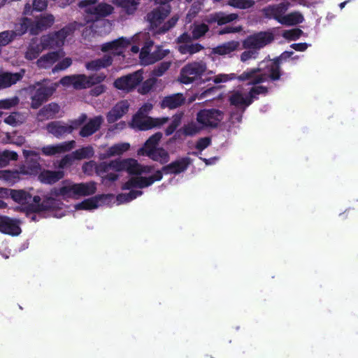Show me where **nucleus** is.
I'll list each match as a JSON object with an SVG mask.
<instances>
[{
    "mask_svg": "<svg viewBox=\"0 0 358 358\" xmlns=\"http://www.w3.org/2000/svg\"><path fill=\"white\" fill-rule=\"evenodd\" d=\"M73 31L71 27H66L60 31L52 35L44 36L41 39L40 44L38 41H33L25 52V57L31 60L37 57L41 52L47 48H55L62 46L66 38Z\"/></svg>",
    "mask_w": 358,
    "mask_h": 358,
    "instance_id": "6",
    "label": "nucleus"
},
{
    "mask_svg": "<svg viewBox=\"0 0 358 358\" xmlns=\"http://www.w3.org/2000/svg\"><path fill=\"white\" fill-rule=\"evenodd\" d=\"M24 71L21 70L20 72L11 73H3L0 74V90L8 87L10 85L16 83L24 76Z\"/></svg>",
    "mask_w": 358,
    "mask_h": 358,
    "instance_id": "28",
    "label": "nucleus"
},
{
    "mask_svg": "<svg viewBox=\"0 0 358 358\" xmlns=\"http://www.w3.org/2000/svg\"><path fill=\"white\" fill-rule=\"evenodd\" d=\"M47 6L48 0H31V6L29 3L25 5L24 13L25 15H30L33 10L41 11L45 9Z\"/></svg>",
    "mask_w": 358,
    "mask_h": 358,
    "instance_id": "39",
    "label": "nucleus"
},
{
    "mask_svg": "<svg viewBox=\"0 0 358 358\" xmlns=\"http://www.w3.org/2000/svg\"><path fill=\"white\" fill-rule=\"evenodd\" d=\"M170 66V62H163L153 71L155 76H161Z\"/></svg>",
    "mask_w": 358,
    "mask_h": 358,
    "instance_id": "55",
    "label": "nucleus"
},
{
    "mask_svg": "<svg viewBox=\"0 0 358 358\" xmlns=\"http://www.w3.org/2000/svg\"><path fill=\"white\" fill-rule=\"evenodd\" d=\"M72 64V60L70 57H65L62 61L59 62L58 64L52 69L53 72L62 71L69 67Z\"/></svg>",
    "mask_w": 358,
    "mask_h": 358,
    "instance_id": "53",
    "label": "nucleus"
},
{
    "mask_svg": "<svg viewBox=\"0 0 358 358\" xmlns=\"http://www.w3.org/2000/svg\"><path fill=\"white\" fill-rule=\"evenodd\" d=\"M280 21V24L282 25L287 27L294 26L302 23L304 21V17L300 12L294 11L285 14Z\"/></svg>",
    "mask_w": 358,
    "mask_h": 358,
    "instance_id": "36",
    "label": "nucleus"
},
{
    "mask_svg": "<svg viewBox=\"0 0 358 358\" xmlns=\"http://www.w3.org/2000/svg\"><path fill=\"white\" fill-rule=\"evenodd\" d=\"M74 160H76V158L73 152L67 155L59 161V167L64 168L67 166H69L72 164Z\"/></svg>",
    "mask_w": 358,
    "mask_h": 358,
    "instance_id": "54",
    "label": "nucleus"
},
{
    "mask_svg": "<svg viewBox=\"0 0 358 358\" xmlns=\"http://www.w3.org/2000/svg\"><path fill=\"white\" fill-rule=\"evenodd\" d=\"M96 189V184L92 182L85 183H74L65 181L58 187L55 188L50 193V196L43 201V205L47 208V215L60 218L65 215L66 210L63 209L61 199H77L81 196L92 195Z\"/></svg>",
    "mask_w": 358,
    "mask_h": 358,
    "instance_id": "3",
    "label": "nucleus"
},
{
    "mask_svg": "<svg viewBox=\"0 0 358 358\" xmlns=\"http://www.w3.org/2000/svg\"><path fill=\"white\" fill-rule=\"evenodd\" d=\"M236 78V75L234 73H230V74H219L215 76L213 78V81L216 83H226L229 80H231Z\"/></svg>",
    "mask_w": 358,
    "mask_h": 358,
    "instance_id": "52",
    "label": "nucleus"
},
{
    "mask_svg": "<svg viewBox=\"0 0 358 358\" xmlns=\"http://www.w3.org/2000/svg\"><path fill=\"white\" fill-rule=\"evenodd\" d=\"M83 171L91 175L95 171L104 180L110 181L115 180L118 176L116 172L126 171L129 174L134 175L123 186V189H129L127 194H120L115 201L117 205L129 202L142 194V191L135 190V188H144L151 185L155 181L160 180L162 173L157 171L152 173V168L148 166L141 165L137 160L131 158L125 159H117L108 164L105 162L97 165L94 161L86 162L83 166Z\"/></svg>",
    "mask_w": 358,
    "mask_h": 358,
    "instance_id": "1",
    "label": "nucleus"
},
{
    "mask_svg": "<svg viewBox=\"0 0 358 358\" xmlns=\"http://www.w3.org/2000/svg\"><path fill=\"white\" fill-rule=\"evenodd\" d=\"M309 45L306 43H294L291 45V48L294 49L296 51H305Z\"/></svg>",
    "mask_w": 358,
    "mask_h": 358,
    "instance_id": "59",
    "label": "nucleus"
},
{
    "mask_svg": "<svg viewBox=\"0 0 358 358\" xmlns=\"http://www.w3.org/2000/svg\"><path fill=\"white\" fill-rule=\"evenodd\" d=\"M199 9H200V7H199V8L193 7L190 10L189 13L187 15V17L189 19V22L191 21L192 18L195 16V15L196 14V13L199 11Z\"/></svg>",
    "mask_w": 358,
    "mask_h": 358,
    "instance_id": "62",
    "label": "nucleus"
},
{
    "mask_svg": "<svg viewBox=\"0 0 358 358\" xmlns=\"http://www.w3.org/2000/svg\"><path fill=\"white\" fill-rule=\"evenodd\" d=\"M86 117L85 115H82L78 119L69 123L52 122L47 125L46 129L50 134L59 138L78 128L85 122Z\"/></svg>",
    "mask_w": 358,
    "mask_h": 358,
    "instance_id": "14",
    "label": "nucleus"
},
{
    "mask_svg": "<svg viewBox=\"0 0 358 358\" xmlns=\"http://www.w3.org/2000/svg\"><path fill=\"white\" fill-rule=\"evenodd\" d=\"M24 120V117L17 113H13L8 116L4 122L7 124L11 125L13 127H16L20 124L22 123Z\"/></svg>",
    "mask_w": 358,
    "mask_h": 358,
    "instance_id": "45",
    "label": "nucleus"
},
{
    "mask_svg": "<svg viewBox=\"0 0 358 358\" xmlns=\"http://www.w3.org/2000/svg\"><path fill=\"white\" fill-rule=\"evenodd\" d=\"M238 15L236 13L226 14L224 13H217L210 15L207 20L208 22H217L219 25H222L236 20Z\"/></svg>",
    "mask_w": 358,
    "mask_h": 358,
    "instance_id": "32",
    "label": "nucleus"
},
{
    "mask_svg": "<svg viewBox=\"0 0 358 358\" xmlns=\"http://www.w3.org/2000/svg\"><path fill=\"white\" fill-rule=\"evenodd\" d=\"M203 127L197 122H191L182 127V131L185 135L193 136L199 133Z\"/></svg>",
    "mask_w": 358,
    "mask_h": 358,
    "instance_id": "42",
    "label": "nucleus"
},
{
    "mask_svg": "<svg viewBox=\"0 0 358 358\" xmlns=\"http://www.w3.org/2000/svg\"><path fill=\"white\" fill-rule=\"evenodd\" d=\"M115 1L129 13H132L138 3V0H115Z\"/></svg>",
    "mask_w": 358,
    "mask_h": 358,
    "instance_id": "46",
    "label": "nucleus"
},
{
    "mask_svg": "<svg viewBox=\"0 0 358 358\" xmlns=\"http://www.w3.org/2000/svg\"><path fill=\"white\" fill-rule=\"evenodd\" d=\"M103 119L101 116H96L90 119L80 131L82 137H87L95 133L102 124Z\"/></svg>",
    "mask_w": 358,
    "mask_h": 358,
    "instance_id": "25",
    "label": "nucleus"
},
{
    "mask_svg": "<svg viewBox=\"0 0 358 358\" xmlns=\"http://www.w3.org/2000/svg\"><path fill=\"white\" fill-rule=\"evenodd\" d=\"M292 52H285L280 58L267 59L259 63V67L244 71L237 78L241 81H248L245 87H239L229 93V100L231 106L243 113L259 94H265L267 86L262 83L277 80L280 77V61L292 55Z\"/></svg>",
    "mask_w": 358,
    "mask_h": 358,
    "instance_id": "2",
    "label": "nucleus"
},
{
    "mask_svg": "<svg viewBox=\"0 0 358 358\" xmlns=\"http://www.w3.org/2000/svg\"><path fill=\"white\" fill-rule=\"evenodd\" d=\"M106 91V87L103 85L95 87L92 90V94L95 96H98Z\"/></svg>",
    "mask_w": 358,
    "mask_h": 358,
    "instance_id": "61",
    "label": "nucleus"
},
{
    "mask_svg": "<svg viewBox=\"0 0 358 358\" xmlns=\"http://www.w3.org/2000/svg\"><path fill=\"white\" fill-rule=\"evenodd\" d=\"M58 86V83H52L47 86L44 84L38 83L34 86L36 89L35 94L31 98V106L34 108H38L43 102L52 94Z\"/></svg>",
    "mask_w": 358,
    "mask_h": 358,
    "instance_id": "18",
    "label": "nucleus"
},
{
    "mask_svg": "<svg viewBox=\"0 0 358 358\" xmlns=\"http://www.w3.org/2000/svg\"><path fill=\"white\" fill-rule=\"evenodd\" d=\"M162 137V134L157 132L151 136L145 143L143 147L140 148L137 154L139 156H148L154 161L162 164L166 163L169 159V153L157 145Z\"/></svg>",
    "mask_w": 358,
    "mask_h": 358,
    "instance_id": "11",
    "label": "nucleus"
},
{
    "mask_svg": "<svg viewBox=\"0 0 358 358\" xmlns=\"http://www.w3.org/2000/svg\"><path fill=\"white\" fill-rule=\"evenodd\" d=\"M7 195L8 191L5 188L0 187V209L6 208V204L1 199H4Z\"/></svg>",
    "mask_w": 358,
    "mask_h": 358,
    "instance_id": "60",
    "label": "nucleus"
},
{
    "mask_svg": "<svg viewBox=\"0 0 358 358\" xmlns=\"http://www.w3.org/2000/svg\"><path fill=\"white\" fill-rule=\"evenodd\" d=\"M189 164L188 158H182L164 167L163 171L166 173H179L184 171Z\"/></svg>",
    "mask_w": 358,
    "mask_h": 358,
    "instance_id": "34",
    "label": "nucleus"
},
{
    "mask_svg": "<svg viewBox=\"0 0 358 358\" xmlns=\"http://www.w3.org/2000/svg\"><path fill=\"white\" fill-rule=\"evenodd\" d=\"M182 114L176 115L173 116V120L171 121V123L170 125L167 127L166 129V135H171L173 131L176 129V128L180 125L181 119H182Z\"/></svg>",
    "mask_w": 358,
    "mask_h": 358,
    "instance_id": "50",
    "label": "nucleus"
},
{
    "mask_svg": "<svg viewBox=\"0 0 358 358\" xmlns=\"http://www.w3.org/2000/svg\"><path fill=\"white\" fill-rule=\"evenodd\" d=\"M114 199L112 194H102L93 196L78 203L75 205L76 210H93L103 204H107Z\"/></svg>",
    "mask_w": 358,
    "mask_h": 358,
    "instance_id": "19",
    "label": "nucleus"
},
{
    "mask_svg": "<svg viewBox=\"0 0 358 358\" xmlns=\"http://www.w3.org/2000/svg\"><path fill=\"white\" fill-rule=\"evenodd\" d=\"M289 6V3H282L269 6L262 10L264 15L268 18L275 19L280 24L281 19L285 15V12Z\"/></svg>",
    "mask_w": 358,
    "mask_h": 358,
    "instance_id": "20",
    "label": "nucleus"
},
{
    "mask_svg": "<svg viewBox=\"0 0 358 358\" xmlns=\"http://www.w3.org/2000/svg\"><path fill=\"white\" fill-rule=\"evenodd\" d=\"M96 0H83L79 3V7L83 10L86 22L87 23H92L89 26L90 30L91 31H94V32L101 34V31H96L94 28L97 27L98 24L100 25L106 24V22L105 21H101V19L113 13V8L108 3H101L99 4H96ZM88 31L89 30L87 27L86 30L83 32V36L85 37L90 35Z\"/></svg>",
    "mask_w": 358,
    "mask_h": 358,
    "instance_id": "5",
    "label": "nucleus"
},
{
    "mask_svg": "<svg viewBox=\"0 0 358 358\" xmlns=\"http://www.w3.org/2000/svg\"><path fill=\"white\" fill-rule=\"evenodd\" d=\"M75 144L74 141H71L56 145H48L43 147L41 151L46 156H54L71 150Z\"/></svg>",
    "mask_w": 358,
    "mask_h": 358,
    "instance_id": "21",
    "label": "nucleus"
},
{
    "mask_svg": "<svg viewBox=\"0 0 358 358\" xmlns=\"http://www.w3.org/2000/svg\"><path fill=\"white\" fill-rule=\"evenodd\" d=\"M131 43L144 44L139 55L143 65L152 64L163 59L169 52V50L162 49L160 46H157L156 50L150 52L153 42L150 40L149 34L146 32L138 33L130 38H120L106 43L102 45L101 50L109 52L114 55H120Z\"/></svg>",
    "mask_w": 358,
    "mask_h": 358,
    "instance_id": "4",
    "label": "nucleus"
},
{
    "mask_svg": "<svg viewBox=\"0 0 358 358\" xmlns=\"http://www.w3.org/2000/svg\"><path fill=\"white\" fill-rule=\"evenodd\" d=\"M153 108V105L151 103H144L138 110L136 113H140L141 115H145L148 114Z\"/></svg>",
    "mask_w": 358,
    "mask_h": 358,
    "instance_id": "57",
    "label": "nucleus"
},
{
    "mask_svg": "<svg viewBox=\"0 0 358 358\" xmlns=\"http://www.w3.org/2000/svg\"><path fill=\"white\" fill-rule=\"evenodd\" d=\"M8 191V197L9 195L13 200L19 204L23 206V210L27 211V215L33 221H36V217L47 215V208L42 203H40L39 196L32 197L28 192L24 190L11 189Z\"/></svg>",
    "mask_w": 358,
    "mask_h": 358,
    "instance_id": "7",
    "label": "nucleus"
},
{
    "mask_svg": "<svg viewBox=\"0 0 358 358\" xmlns=\"http://www.w3.org/2000/svg\"><path fill=\"white\" fill-rule=\"evenodd\" d=\"M34 25L33 20L24 17L20 20V22L16 24L15 27V31H13L14 33V36H21L26 33L27 31L30 32V28Z\"/></svg>",
    "mask_w": 358,
    "mask_h": 358,
    "instance_id": "38",
    "label": "nucleus"
},
{
    "mask_svg": "<svg viewBox=\"0 0 358 358\" xmlns=\"http://www.w3.org/2000/svg\"><path fill=\"white\" fill-rule=\"evenodd\" d=\"M64 177V172L62 171H43L38 176L39 180L43 183L52 184L59 180Z\"/></svg>",
    "mask_w": 358,
    "mask_h": 358,
    "instance_id": "31",
    "label": "nucleus"
},
{
    "mask_svg": "<svg viewBox=\"0 0 358 358\" xmlns=\"http://www.w3.org/2000/svg\"><path fill=\"white\" fill-rule=\"evenodd\" d=\"M73 153L76 160H79L92 157L94 154V151L92 146H86L76 150Z\"/></svg>",
    "mask_w": 358,
    "mask_h": 358,
    "instance_id": "40",
    "label": "nucleus"
},
{
    "mask_svg": "<svg viewBox=\"0 0 358 358\" xmlns=\"http://www.w3.org/2000/svg\"><path fill=\"white\" fill-rule=\"evenodd\" d=\"M206 74H211V71L207 72L206 64L202 62H194L186 64L180 71L179 80L184 84H189L202 79Z\"/></svg>",
    "mask_w": 358,
    "mask_h": 358,
    "instance_id": "13",
    "label": "nucleus"
},
{
    "mask_svg": "<svg viewBox=\"0 0 358 358\" xmlns=\"http://www.w3.org/2000/svg\"><path fill=\"white\" fill-rule=\"evenodd\" d=\"M227 5L238 9H247L255 5L253 0H228Z\"/></svg>",
    "mask_w": 358,
    "mask_h": 358,
    "instance_id": "41",
    "label": "nucleus"
},
{
    "mask_svg": "<svg viewBox=\"0 0 358 358\" xmlns=\"http://www.w3.org/2000/svg\"><path fill=\"white\" fill-rule=\"evenodd\" d=\"M129 103L127 100L118 102L107 114V120L109 123L116 122L126 114L129 110Z\"/></svg>",
    "mask_w": 358,
    "mask_h": 358,
    "instance_id": "24",
    "label": "nucleus"
},
{
    "mask_svg": "<svg viewBox=\"0 0 358 358\" xmlns=\"http://www.w3.org/2000/svg\"><path fill=\"white\" fill-rule=\"evenodd\" d=\"M13 31H5L0 33V46H4L8 44L14 38Z\"/></svg>",
    "mask_w": 358,
    "mask_h": 358,
    "instance_id": "51",
    "label": "nucleus"
},
{
    "mask_svg": "<svg viewBox=\"0 0 358 358\" xmlns=\"http://www.w3.org/2000/svg\"><path fill=\"white\" fill-rule=\"evenodd\" d=\"M210 143V139L209 138H201L196 143V148L202 151L205 148H206Z\"/></svg>",
    "mask_w": 358,
    "mask_h": 358,
    "instance_id": "56",
    "label": "nucleus"
},
{
    "mask_svg": "<svg viewBox=\"0 0 358 358\" xmlns=\"http://www.w3.org/2000/svg\"><path fill=\"white\" fill-rule=\"evenodd\" d=\"M189 39V36L187 34H183L178 38V42L182 44L178 47V50L182 54H194L199 52L201 49V46L199 44H189L187 41Z\"/></svg>",
    "mask_w": 358,
    "mask_h": 358,
    "instance_id": "29",
    "label": "nucleus"
},
{
    "mask_svg": "<svg viewBox=\"0 0 358 358\" xmlns=\"http://www.w3.org/2000/svg\"><path fill=\"white\" fill-rule=\"evenodd\" d=\"M26 158V164L20 167V171H0V179L10 184H13L19 179L20 173L23 175H36L41 171V165L38 162V154L31 150H23Z\"/></svg>",
    "mask_w": 358,
    "mask_h": 358,
    "instance_id": "8",
    "label": "nucleus"
},
{
    "mask_svg": "<svg viewBox=\"0 0 358 358\" xmlns=\"http://www.w3.org/2000/svg\"><path fill=\"white\" fill-rule=\"evenodd\" d=\"M185 97L182 94H174L164 97L161 102V107L170 109L180 106L185 101Z\"/></svg>",
    "mask_w": 358,
    "mask_h": 358,
    "instance_id": "30",
    "label": "nucleus"
},
{
    "mask_svg": "<svg viewBox=\"0 0 358 358\" xmlns=\"http://www.w3.org/2000/svg\"><path fill=\"white\" fill-rule=\"evenodd\" d=\"M143 71L138 70L133 73L117 78L114 87L124 93L132 91L143 79Z\"/></svg>",
    "mask_w": 358,
    "mask_h": 358,
    "instance_id": "16",
    "label": "nucleus"
},
{
    "mask_svg": "<svg viewBox=\"0 0 358 358\" xmlns=\"http://www.w3.org/2000/svg\"><path fill=\"white\" fill-rule=\"evenodd\" d=\"M156 80L153 78H150L144 81L138 88V91L141 94H145L148 93L153 85L155 84Z\"/></svg>",
    "mask_w": 358,
    "mask_h": 358,
    "instance_id": "49",
    "label": "nucleus"
},
{
    "mask_svg": "<svg viewBox=\"0 0 358 358\" xmlns=\"http://www.w3.org/2000/svg\"><path fill=\"white\" fill-rule=\"evenodd\" d=\"M303 34V31L298 28L284 30L282 36L288 41H296Z\"/></svg>",
    "mask_w": 358,
    "mask_h": 358,
    "instance_id": "43",
    "label": "nucleus"
},
{
    "mask_svg": "<svg viewBox=\"0 0 358 358\" xmlns=\"http://www.w3.org/2000/svg\"><path fill=\"white\" fill-rule=\"evenodd\" d=\"M130 148L129 143H116L108 148L105 153H101L99 158L103 159L110 157L118 156L124 154Z\"/></svg>",
    "mask_w": 358,
    "mask_h": 358,
    "instance_id": "27",
    "label": "nucleus"
},
{
    "mask_svg": "<svg viewBox=\"0 0 358 358\" xmlns=\"http://www.w3.org/2000/svg\"><path fill=\"white\" fill-rule=\"evenodd\" d=\"M224 114L217 109H204L200 110L196 115V121L203 126L207 127H215L222 120Z\"/></svg>",
    "mask_w": 358,
    "mask_h": 358,
    "instance_id": "17",
    "label": "nucleus"
},
{
    "mask_svg": "<svg viewBox=\"0 0 358 358\" xmlns=\"http://www.w3.org/2000/svg\"><path fill=\"white\" fill-rule=\"evenodd\" d=\"M208 27L205 24H195L192 29V37L194 38H199L203 36L207 31Z\"/></svg>",
    "mask_w": 358,
    "mask_h": 358,
    "instance_id": "47",
    "label": "nucleus"
},
{
    "mask_svg": "<svg viewBox=\"0 0 358 358\" xmlns=\"http://www.w3.org/2000/svg\"><path fill=\"white\" fill-rule=\"evenodd\" d=\"M168 121V117L153 118L140 113H136L130 123L131 127L138 130H149L155 127H159Z\"/></svg>",
    "mask_w": 358,
    "mask_h": 358,
    "instance_id": "15",
    "label": "nucleus"
},
{
    "mask_svg": "<svg viewBox=\"0 0 358 358\" xmlns=\"http://www.w3.org/2000/svg\"><path fill=\"white\" fill-rule=\"evenodd\" d=\"M273 38V34L268 31L259 32L248 36L243 41V45L245 48L253 50L243 52L241 55V60L243 62H246L250 59H256L257 52L255 50L260 49L270 43Z\"/></svg>",
    "mask_w": 358,
    "mask_h": 358,
    "instance_id": "9",
    "label": "nucleus"
},
{
    "mask_svg": "<svg viewBox=\"0 0 358 358\" xmlns=\"http://www.w3.org/2000/svg\"><path fill=\"white\" fill-rule=\"evenodd\" d=\"M0 231L12 236H17L21 233L20 223L17 220L7 217L0 220Z\"/></svg>",
    "mask_w": 358,
    "mask_h": 358,
    "instance_id": "23",
    "label": "nucleus"
},
{
    "mask_svg": "<svg viewBox=\"0 0 358 358\" xmlns=\"http://www.w3.org/2000/svg\"><path fill=\"white\" fill-rule=\"evenodd\" d=\"M55 21V17L51 14H44L36 17L34 21V25L30 28V34H38L40 31L51 27Z\"/></svg>",
    "mask_w": 358,
    "mask_h": 358,
    "instance_id": "22",
    "label": "nucleus"
},
{
    "mask_svg": "<svg viewBox=\"0 0 358 358\" xmlns=\"http://www.w3.org/2000/svg\"><path fill=\"white\" fill-rule=\"evenodd\" d=\"M201 159L206 163V165H211V164H215L218 160V158L217 157H212L210 159Z\"/></svg>",
    "mask_w": 358,
    "mask_h": 358,
    "instance_id": "63",
    "label": "nucleus"
},
{
    "mask_svg": "<svg viewBox=\"0 0 358 358\" xmlns=\"http://www.w3.org/2000/svg\"><path fill=\"white\" fill-rule=\"evenodd\" d=\"M19 103V99L17 96L0 100V109H10Z\"/></svg>",
    "mask_w": 358,
    "mask_h": 358,
    "instance_id": "48",
    "label": "nucleus"
},
{
    "mask_svg": "<svg viewBox=\"0 0 358 358\" xmlns=\"http://www.w3.org/2000/svg\"><path fill=\"white\" fill-rule=\"evenodd\" d=\"M64 56V52L62 50L50 52L38 59L37 61V65L39 68H49Z\"/></svg>",
    "mask_w": 358,
    "mask_h": 358,
    "instance_id": "26",
    "label": "nucleus"
},
{
    "mask_svg": "<svg viewBox=\"0 0 358 358\" xmlns=\"http://www.w3.org/2000/svg\"><path fill=\"white\" fill-rule=\"evenodd\" d=\"M17 154L13 151L0 152V166H6L10 160H16Z\"/></svg>",
    "mask_w": 358,
    "mask_h": 358,
    "instance_id": "44",
    "label": "nucleus"
},
{
    "mask_svg": "<svg viewBox=\"0 0 358 358\" xmlns=\"http://www.w3.org/2000/svg\"><path fill=\"white\" fill-rule=\"evenodd\" d=\"M106 76L103 73L94 74L87 76L85 74L68 76L62 78L59 83L65 87H73L76 90L88 88L93 85L103 81Z\"/></svg>",
    "mask_w": 358,
    "mask_h": 358,
    "instance_id": "12",
    "label": "nucleus"
},
{
    "mask_svg": "<svg viewBox=\"0 0 358 358\" xmlns=\"http://www.w3.org/2000/svg\"><path fill=\"white\" fill-rule=\"evenodd\" d=\"M241 29H242V27L240 26L236 27H225V28L222 29V30H220L219 31V34L222 35V34H229V33H236V32L240 31Z\"/></svg>",
    "mask_w": 358,
    "mask_h": 358,
    "instance_id": "58",
    "label": "nucleus"
},
{
    "mask_svg": "<svg viewBox=\"0 0 358 358\" xmlns=\"http://www.w3.org/2000/svg\"><path fill=\"white\" fill-rule=\"evenodd\" d=\"M112 64V57L110 55H106L102 59L93 60L87 62L85 67L89 71H99L102 68H106Z\"/></svg>",
    "mask_w": 358,
    "mask_h": 358,
    "instance_id": "35",
    "label": "nucleus"
},
{
    "mask_svg": "<svg viewBox=\"0 0 358 358\" xmlns=\"http://www.w3.org/2000/svg\"><path fill=\"white\" fill-rule=\"evenodd\" d=\"M238 46V41H229L213 48V52L220 55H227L237 50Z\"/></svg>",
    "mask_w": 358,
    "mask_h": 358,
    "instance_id": "37",
    "label": "nucleus"
},
{
    "mask_svg": "<svg viewBox=\"0 0 358 358\" xmlns=\"http://www.w3.org/2000/svg\"><path fill=\"white\" fill-rule=\"evenodd\" d=\"M231 121L233 123L235 121L239 122L241 120V114H233V115H231Z\"/></svg>",
    "mask_w": 358,
    "mask_h": 358,
    "instance_id": "64",
    "label": "nucleus"
},
{
    "mask_svg": "<svg viewBox=\"0 0 358 358\" xmlns=\"http://www.w3.org/2000/svg\"><path fill=\"white\" fill-rule=\"evenodd\" d=\"M169 12V6L162 4L148 15V20L150 24V28L155 34L164 33L176 24L178 21L177 17H172L166 22L164 21Z\"/></svg>",
    "mask_w": 358,
    "mask_h": 358,
    "instance_id": "10",
    "label": "nucleus"
},
{
    "mask_svg": "<svg viewBox=\"0 0 358 358\" xmlns=\"http://www.w3.org/2000/svg\"><path fill=\"white\" fill-rule=\"evenodd\" d=\"M60 107L56 103H50L43 107L38 113V117L40 121L52 119L59 113Z\"/></svg>",
    "mask_w": 358,
    "mask_h": 358,
    "instance_id": "33",
    "label": "nucleus"
}]
</instances>
